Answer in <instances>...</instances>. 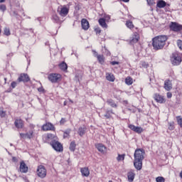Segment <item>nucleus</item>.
<instances>
[{
  "label": "nucleus",
  "mask_w": 182,
  "mask_h": 182,
  "mask_svg": "<svg viewBox=\"0 0 182 182\" xmlns=\"http://www.w3.org/2000/svg\"><path fill=\"white\" fill-rule=\"evenodd\" d=\"M146 151L143 149H136L134 154V166L138 171H140L143 168V160H144V156Z\"/></svg>",
  "instance_id": "nucleus-1"
},
{
  "label": "nucleus",
  "mask_w": 182,
  "mask_h": 182,
  "mask_svg": "<svg viewBox=\"0 0 182 182\" xmlns=\"http://www.w3.org/2000/svg\"><path fill=\"white\" fill-rule=\"evenodd\" d=\"M168 38L167 36H157L152 38V46L154 50H160L166 46V42H167Z\"/></svg>",
  "instance_id": "nucleus-2"
},
{
  "label": "nucleus",
  "mask_w": 182,
  "mask_h": 182,
  "mask_svg": "<svg viewBox=\"0 0 182 182\" xmlns=\"http://www.w3.org/2000/svg\"><path fill=\"white\" fill-rule=\"evenodd\" d=\"M171 61L173 66H178L182 62V54L178 52L172 53Z\"/></svg>",
  "instance_id": "nucleus-3"
},
{
  "label": "nucleus",
  "mask_w": 182,
  "mask_h": 182,
  "mask_svg": "<svg viewBox=\"0 0 182 182\" xmlns=\"http://www.w3.org/2000/svg\"><path fill=\"white\" fill-rule=\"evenodd\" d=\"M48 79L51 83H59V82H62V75L52 73L48 75Z\"/></svg>",
  "instance_id": "nucleus-4"
},
{
  "label": "nucleus",
  "mask_w": 182,
  "mask_h": 182,
  "mask_svg": "<svg viewBox=\"0 0 182 182\" xmlns=\"http://www.w3.org/2000/svg\"><path fill=\"white\" fill-rule=\"evenodd\" d=\"M50 144L55 151H58V153H62V151H63V145H62L59 141L53 139L50 141Z\"/></svg>",
  "instance_id": "nucleus-5"
},
{
  "label": "nucleus",
  "mask_w": 182,
  "mask_h": 182,
  "mask_svg": "<svg viewBox=\"0 0 182 182\" xmlns=\"http://www.w3.org/2000/svg\"><path fill=\"white\" fill-rule=\"evenodd\" d=\"M36 174L38 177H40V178H45V177H46V174H48L46 168L43 165H39L37 167Z\"/></svg>",
  "instance_id": "nucleus-6"
},
{
  "label": "nucleus",
  "mask_w": 182,
  "mask_h": 182,
  "mask_svg": "<svg viewBox=\"0 0 182 182\" xmlns=\"http://www.w3.org/2000/svg\"><path fill=\"white\" fill-rule=\"evenodd\" d=\"M18 83H28V82H31V77L27 73H21L17 79Z\"/></svg>",
  "instance_id": "nucleus-7"
},
{
  "label": "nucleus",
  "mask_w": 182,
  "mask_h": 182,
  "mask_svg": "<svg viewBox=\"0 0 182 182\" xmlns=\"http://www.w3.org/2000/svg\"><path fill=\"white\" fill-rule=\"evenodd\" d=\"M41 130H43V132H55V130H56V128L55 127V125H53V124L50 122H47L41 127Z\"/></svg>",
  "instance_id": "nucleus-8"
},
{
  "label": "nucleus",
  "mask_w": 182,
  "mask_h": 182,
  "mask_svg": "<svg viewBox=\"0 0 182 182\" xmlns=\"http://www.w3.org/2000/svg\"><path fill=\"white\" fill-rule=\"evenodd\" d=\"M169 28L171 31H173V32H180V31H182V25L176 22H171Z\"/></svg>",
  "instance_id": "nucleus-9"
},
{
  "label": "nucleus",
  "mask_w": 182,
  "mask_h": 182,
  "mask_svg": "<svg viewBox=\"0 0 182 182\" xmlns=\"http://www.w3.org/2000/svg\"><path fill=\"white\" fill-rule=\"evenodd\" d=\"M139 41L140 33H139V31L134 32L130 39V43H137Z\"/></svg>",
  "instance_id": "nucleus-10"
},
{
  "label": "nucleus",
  "mask_w": 182,
  "mask_h": 182,
  "mask_svg": "<svg viewBox=\"0 0 182 182\" xmlns=\"http://www.w3.org/2000/svg\"><path fill=\"white\" fill-rule=\"evenodd\" d=\"M129 129H130V130H132V132H134L135 133H137L138 134H141V133H143V132L144 131L141 127H136L134 124H129L128 126Z\"/></svg>",
  "instance_id": "nucleus-11"
},
{
  "label": "nucleus",
  "mask_w": 182,
  "mask_h": 182,
  "mask_svg": "<svg viewBox=\"0 0 182 182\" xmlns=\"http://www.w3.org/2000/svg\"><path fill=\"white\" fill-rule=\"evenodd\" d=\"M154 99L155 101H156V103L163 104L166 102V99L164 98V96L161 95L159 93L154 94Z\"/></svg>",
  "instance_id": "nucleus-12"
},
{
  "label": "nucleus",
  "mask_w": 182,
  "mask_h": 182,
  "mask_svg": "<svg viewBox=\"0 0 182 182\" xmlns=\"http://www.w3.org/2000/svg\"><path fill=\"white\" fill-rule=\"evenodd\" d=\"M14 126L16 127V129H23V127L25 126V124L23 122V120L21 118H16L14 121Z\"/></svg>",
  "instance_id": "nucleus-13"
},
{
  "label": "nucleus",
  "mask_w": 182,
  "mask_h": 182,
  "mask_svg": "<svg viewBox=\"0 0 182 182\" xmlns=\"http://www.w3.org/2000/svg\"><path fill=\"white\" fill-rule=\"evenodd\" d=\"M95 147L100 151V153H102V154H105L106 151H107V147L105 146V144L99 143L95 144Z\"/></svg>",
  "instance_id": "nucleus-14"
},
{
  "label": "nucleus",
  "mask_w": 182,
  "mask_h": 182,
  "mask_svg": "<svg viewBox=\"0 0 182 182\" xmlns=\"http://www.w3.org/2000/svg\"><path fill=\"white\" fill-rule=\"evenodd\" d=\"M33 137V130H31L28 132L23 134L20 133V138L21 139H28L31 140Z\"/></svg>",
  "instance_id": "nucleus-15"
},
{
  "label": "nucleus",
  "mask_w": 182,
  "mask_h": 182,
  "mask_svg": "<svg viewBox=\"0 0 182 182\" xmlns=\"http://www.w3.org/2000/svg\"><path fill=\"white\" fill-rule=\"evenodd\" d=\"M57 11L58 12L59 15L65 18V16H67L68 14H69V9H68L66 6H63L60 11L58 9Z\"/></svg>",
  "instance_id": "nucleus-16"
},
{
  "label": "nucleus",
  "mask_w": 182,
  "mask_h": 182,
  "mask_svg": "<svg viewBox=\"0 0 182 182\" xmlns=\"http://www.w3.org/2000/svg\"><path fill=\"white\" fill-rule=\"evenodd\" d=\"M164 87L165 90H167V92H170L171 89H173V83L171 82V80H166L164 81Z\"/></svg>",
  "instance_id": "nucleus-17"
},
{
  "label": "nucleus",
  "mask_w": 182,
  "mask_h": 182,
  "mask_svg": "<svg viewBox=\"0 0 182 182\" xmlns=\"http://www.w3.org/2000/svg\"><path fill=\"white\" fill-rule=\"evenodd\" d=\"M81 26L84 31H87L89 28H90V24L89 23V21H87V19L82 18L81 20Z\"/></svg>",
  "instance_id": "nucleus-18"
},
{
  "label": "nucleus",
  "mask_w": 182,
  "mask_h": 182,
  "mask_svg": "<svg viewBox=\"0 0 182 182\" xmlns=\"http://www.w3.org/2000/svg\"><path fill=\"white\" fill-rule=\"evenodd\" d=\"M21 173H28L29 171V168L26 166V164L23 161L20 163L19 167Z\"/></svg>",
  "instance_id": "nucleus-19"
},
{
  "label": "nucleus",
  "mask_w": 182,
  "mask_h": 182,
  "mask_svg": "<svg viewBox=\"0 0 182 182\" xmlns=\"http://www.w3.org/2000/svg\"><path fill=\"white\" fill-rule=\"evenodd\" d=\"M80 173L82 177H89V176H90V170H89L88 167L81 168Z\"/></svg>",
  "instance_id": "nucleus-20"
},
{
  "label": "nucleus",
  "mask_w": 182,
  "mask_h": 182,
  "mask_svg": "<svg viewBox=\"0 0 182 182\" xmlns=\"http://www.w3.org/2000/svg\"><path fill=\"white\" fill-rule=\"evenodd\" d=\"M56 136L53 135V134L48 133L44 136L43 139L46 143H49L50 140H55Z\"/></svg>",
  "instance_id": "nucleus-21"
},
{
  "label": "nucleus",
  "mask_w": 182,
  "mask_h": 182,
  "mask_svg": "<svg viewBox=\"0 0 182 182\" xmlns=\"http://www.w3.org/2000/svg\"><path fill=\"white\" fill-rule=\"evenodd\" d=\"M170 6V4H167V3L164 0H159L156 3L157 8H160L161 9L163 8H166V6Z\"/></svg>",
  "instance_id": "nucleus-22"
},
{
  "label": "nucleus",
  "mask_w": 182,
  "mask_h": 182,
  "mask_svg": "<svg viewBox=\"0 0 182 182\" xmlns=\"http://www.w3.org/2000/svg\"><path fill=\"white\" fill-rule=\"evenodd\" d=\"M86 130H87L86 126L80 127L78 128L77 134H79V136H80V137H83V136H85V134H86Z\"/></svg>",
  "instance_id": "nucleus-23"
},
{
  "label": "nucleus",
  "mask_w": 182,
  "mask_h": 182,
  "mask_svg": "<svg viewBox=\"0 0 182 182\" xmlns=\"http://www.w3.org/2000/svg\"><path fill=\"white\" fill-rule=\"evenodd\" d=\"M128 181L133 182L134 181V177H136V173L134 170H132L127 173Z\"/></svg>",
  "instance_id": "nucleus-24"
},
{
  "label": "nucleus",
  "mask_w": 182,
  "mask_h": 182,
  "mask_svg": "<svg viewBox=\"0 0 182 182\" xmlns=\"http://www.w3.org/2000/svg\"><path fill=\"white\" fill-rule=\"evenodd\" d=\"M58 68L63 72H68V64H66V63H65V61H63L61 63H60L58 65Z\"/></svg>",
  "instance_id": "nucleus-25"
},
{
  "label": "nucleus",
  "mask_w": 182,
  "mask_h": 182,
  "mask_svg": "<svg viewBox=\"0 0 182 182\" xmlns=\"http://www.w3.org/2000/svg\"><path fill=\"white\" fill-rule=\"evenodd\" d=\"M106 79L108 80V82H114L116 80V77H114V75L110 73H106Z\"/></svg>",
  "instance_id": "nucleus-26"
},
{
  "label": "nucleus",
  "mask_w": 182,
  "mask_h": 182,
  "mask_svg": "<svg viewBox=\"0 0 182 182\" xmlns=\"http://www.w3.org/2000/svg\"><path fill=\"white\" fill-rule=\"evenodd\" d=\"M98 23H99V25H100V26H102V28H105V29H107V23H106V19L105 18H100L98 20Z\"/></svg>",
  "instance_id": "nucleus-27"
},
{
  "label": "nucleus",
  "mask_w": 182,
  "mask_h": 182,
  "mask_svg": "<svg viewBox=\"0 0 182 182\" xmlns=\"http://www.w3.org/2000/svg\"><path fill=\"white\" fill-rule=\"evenodd\" d=\"M127 28H128V29H134V24H133V21H130V20H127L126 21L125 23Z\"/></svg>",
  "instance_id": "nucleus-28"
},
{
  "label": "nucleus",
  "mask_w": 182,
  "mask_h": 182,
  "mask_svg": "<svg viewBox=\"0 0 182 182\" xmlns=\"http://www.w3.org/2000/svg\"><path fill=\"white\" fill-rule=\"evenodd\" d=\"M125 83L127 86H132L133 85V78L130 76H128L125 78Z\"/></svg>",
  "instance_id": "nucleus-29"
},
{
  "label": "nucleus",
  "mask_w": 182,
  "mask_h": 182,
  "mask_svg": "<svg viewBox=\"0 0 182 182\" xmlns=\"http://www.w3.org/2000/svg\"><path fill=\"white\" fill-rule=\"evenodd\" d=\"M107 103L111 106V107H117V105L114 102L112 99H109L107 100Z\"/></svg>",
  "instance_id": "nucleus-30"
},
{
  "label": "nucleus",
  "mask_w": 182,
  "mask_h": 182,
  "mask_svg": "<svg viewBox=\"0 0 182 182\" xmlns=\"http://www.w3.org/2000/svg\"><path fill=\"white\" fill-rule=\"evenodd\" d=\"M97 59L100 65H103V63H105V55H97Z\"/></svg>",
  "instance_id": "nucleus-31"
},
{
  "label": "nucleus",
  "mask_w": 182,
  "mask_h": 182,
  "mask_svg": "<svg viewBox=\"0 0 182 182\" xmlns=\"http://www.w3.org/2000/svg\"><path fill=\"white\" fill-rule=\"evenodd\" d=\"M126 157V154H118V156L117 157V161H124V159Z\"/></svg>",
  "instance_id": "nucleus-32"
},
{
  "label": "nucleus",
  "mask_w": 182,
  "mask_h": 182,
  "mask_svg": "<svg viewBox=\"0 0 182 182\" xmlns=\"http://www.w3.org/2000/svg\"><path fill=\"white\" fill-rule=\"evenodd\" d=\"M69 149L70 151H75V150H76V141H71Z\"/></svg>",
  "instance_id": "nucleus-33"
},
{
  "label": "nucleus",
  "mask_w": 182,
  "mask_h": 182,
  "mask_svg": "<svg viewBox=\"0 0 182 182\" xmlns=\"http://www.w3.org/2000/svg\"><path fill=\"white\" fill-rule=\"evenodd\" d=\"M140 65H141L140 68H144V69H147V68H149V63L146 61H141Z\"/></svg>",
  "instance_id": "nucleus-34"
},
{
  "label": "nucleus",
  "mask_w": 182,
  "mask_h": 182,
  "mask_svg": "<svg viewBox=\"0 0 182 182\" xmlns=\"http://www.w3.org/2000/svg\"><path fill=\"white\" fill-rule=\"evenodd\" d=\"M4 35L6 36H9L11 35V29L8 27H5L4 29Z\"/></svg>",
  "instance_id": "nucleus-35"
},
{
  "label": "nucleus",
  "mask_w": 182,
  "mask_h": 182,
  "mask_svg": "<svg viewBox=\"0 0 182 182\" xmlns=\"http://www.w3.org/2000/svg\"><path fill=\"white\" fill-rule=\"evenodd\" d=\"M176 122H177L178 126H180V127H182V117H181V116H177L176 117Z\"/></svg>",
  "instance_id": "nucleus-36"
},
{
  "label": "nucleus",
  "mask_w": 182,
  "mask_h": 182,
  "mask_svg": "<svg viewBox=\"0 0 182 182\" xmlns=\"http://www.w3.org/2000/svg\"><path fill=\"white\" fill-rule=\"evenodd\" d=\"M156 182H166V178L163 176H158L156 178Z\"/></svg>",
  "instance_id": "nucleus-37"
},
{
  "label": "nucleus",
  "mask_w": 182,
  "mask_h": 182,
  "mask_svg": "<svg viewBox=\"0 0 182 182\" xmlns=\"http://www.w3.org/2000/svg\"><path fill=\"white\" fill-rule=\"evenodd\" d=\"M176 43H177L178 48L181 50H182V41H181V40H178V41H176Z\"/></svg>",
  "instance_id": "nucleus-38"
},
{
  "label": "nucleus",
  "mask_w": 182,
  "mask_h": 182,
  "mask_svg": "<svg viewBox=\"0 0 182 182\" xmlns=\"http://www.w3.org/2000/svg\"><path fill=\"white\" fill-rule=\"evenodd\" d=\"M16 86H18V81H13L11 83V87H12V89H15V87H16Z\"/></svg>",
  "instance_id": "nucleus-39"
},
{
  "label": "nucleus",
  "mask_w": 182,
  "mask_h": 182,
  "mask_svg": "<svg viewBox=\"0 0 182 182\" xmlns=\"http://www.w3.org/2000/svg\"><path fill=\"white\" fill-rule=\"evenodd\" d=\"M5 116H6V111H3L0 109V117L4 118Z\"/></svg>",
  "instance_id": "nucleus-40"
},
{
  "label": "nucleus",
  "mask_w": 182,
  "mask_h": 182,
  "mask_svg": "<svg viewBox=\"0 0 182 182\" xmlns=\"http://www.w3.org/2000/svg\"><path fill=\"white\" fill-rule=\"evenodd\" d=\"M148 5H149V6H153V5H154L156 4V2L154 1V0H146Z\"/></svg>",
  "instance_id": "nucleus-41"
},
{
  "label": "nucleus",
  "mask_w": 182,
  "mask_h": 182,
  "mask_svg": "<svg viewBox=\"0 0 182 182\" xmlns=\"http://www.w3.org/2000/svg\"><path fill=\"white\" fill-rule=\"evenodd\" d=\"M0 11H2V12H5V11H6V5L1 4L0 5Z\"/></svg>",
  "instance_id": "nucleus-42"
},
{
  "label": "nucleus",
  "mask_w": 182,
  "mask_h": 182,
  "mask_svg": "<svg viewBox=\"0 0 182 182\" xmlns=\"http://www.w3.org/2000/svg\"><path fill=\"white\" fill-rule=\"evenodd\" d=\"M95 32L96 35H100V33H102V29H100V28L97 27V28H95Z\"/></svg>",
  "instance_id": "nucleus-43"
},
{
  "label": "nucleus",
  "mask_w": 182,
  "mask_h": 182,
  "mask_svg": "<svg viewBox=\"0 0 182 182\" xmlns=\"http://www.w3.org/2000/svg\"><path fill=\"white\" fill-rule=\"evenodd\" d=\"M174 122L169 123L168 129L169 130H174Z\"/></svg>",
  "instance_id": "nucleus-44"
},
{
  "label": "nucleus",
  "mask_w": 182,
  "mask_h": 182,
  "mask_svg": "<svg viewBox=\"0 0 182 182\" xmlns=\"http://www.w3.org/2000/svg\"><path fill=\"white\" fill-rule=\"evenodd\" d=\"M53 19L55 22H59V16H58V15H56V14L53 16Z\"/></svg>",
  "instance_id": "nucleus-45"
},
{
  "label": "nucleus",
  "mask_w": 182,
  "mask_h": 182,
  "mask_svg": "<svg viewBox=\"0 0 182 182\" xmlns=\"http://www.w3.org/2000/svg\"><path fill=\"white\" fill-rule=\"evenodd\" d=\"M66 123V118H61L60 121V124L63 125Z\"/></svg>",
  "instance_id": "nucleus-46"
},
{
  "label": "nucleus",
  "mask_w": 182,
  "mask_h": 182,
  "mask_svg": "<svg viewBox=\"0 0 182 182\" xmlns=\"http://www.w3.org/2000/svg\"><path fill=\"white\" fill-rule=\"evenodd\" d=\"M69 134H70V129L67 130L64 132V136L65 137H68L69 136Z\"/></svg>",
  "instance_id": "nucleus-47"
},
{
  "label": "nucleus",
  "mask_w": 182,
  "mask_h": 182,
  "mask_svg": "<svg viewBox=\"0 0 182 182\" xmlns=\"http://www.w3.org/2000/svg\"><path fill=\"white\" fill-rule=\"evenodd\" d=\"M105 117H106V119H110V117H112L110 113H109V111L105 114Z\"/></svg>",
  "instance_id": "nucleus-48"
},
{
  "label": "nucleus",
  "mask_w": 182,
  "mask_h": 182,
  "mask_svg": "<svg viewBox=\"0 0 182 182\" xmlns=\"http://www.w3.org/2000/svg\"><path fill=\"white\" fill-rule=\"evenodd\" d=\"M166 96L168 97V99H171V97H173V94L170 92H167Z\"/></svg>",
  "instance_id": "nucleus-49"
},
{
  "label": "nucleus",
  "mask_w": 182,
  "mask_h": 182,
  "mask_svg": "<svg viewBox=\"0 0 182 182\" xmlns=\"http://www.w3.org/2000/svg\"><path fill=\"white\" fill-rule=\"evenodd\" d=\"M92 53H93V55L95 56V58H97V56H99V54L95 50H92Z\"/></svg>",
  "instance_id": "nucleus-50"
},
{
  "label": "nucleus",
  "mask_w": 182,
  "mask_h": 182,
  "mask_svg": "<svg viewBox=\"0 0 182 182\" xmlns=\"http://www.w3.org/2000/svg\"><path fill=\"white\" fill-rule=\"evenodd\" d=\"M110 63L112 66H114V65H119V62L117 61H112Z\"/></svg>",
  "instance_id": "nucleus-51"
},
{
  "label": "nucleus",
  "mask_w": 182,
  "mask_h": 182,
  "mask_svg": "<svg viewBox=\"0 0 182 182\" xmlns=\"http://www.w3.org/2000/svg\"><path fill=\"white\" fill-rule=\"evenodd\" d=\"M12 161L14 163H16L18 161V158L15 157V156H13L12 157Z\"/></svg>",
  "instance_id": "nucleus-52"
},
{
  "label": "nucleus",
  "mask_w": 182,
  "mask_h": 182,
  "mask_svg": "<svg viewBox=\"0 0 182 182\" xmlns=\"http://www.w3.org/2000/svg\"><path fill=\"white\" fill-rule=\"evenodd\" d=\"M38 91L43 92H45V89H43V87H41L38 88Z\"/></svg>",
  "instance_id": "nucleus-53"
},
{
  "label": "nucleus",
  "mask_w": 182,
  "mask_h": 182,
  "mask_svg": "<svg viewBox=\"0 0 182 182\" xmlns=\"http://www.w3.org/2000/svg\"><path fill=\"white\" fill-rule=\"evenodd\" d=\"M5 1H6V0H0V4H4V2H5Z\"/></svg>",
  "instance_id": "nucleus-54"
},
{
  "label": "nucleus",
  "mask_w": 182,
  "mask_h": 182,
  "mask_svg": "<svg viewBox=\"0 0 182 182\" xmlns=\"http://www.w3.org/2000/svg\"><path fill=\"white\" fill-rule=\"evenodd\" d=\"M120 1H122V2H129V1L130 0H120Z\"/></svg>",
  "instance_id": "nucleus-55"
},
{
  "label": "nucleus",
  "mask_w": 182,
  "mask_h": 182,
  "mask_svg": "<svg viewBox=\"0 0 182 182\" xmlns=\"http://www.w3.org/2000/svg\"><path fill=\"white\" fill-rule=\"evenodd\" d=\"M66 105H68V102H67L66 101H65V102H63V105H64V106H66Z\"/></svg>",
  "instance_id": "nucleus-56"
},
{
  "label": "nucleus",
  "mask_w": 182,
  "mask_h": 182,
  "mask_svg": "<svg viewBox=\"0 0 182 182\" xmlns=\"http://www.w3.org/2000/svg\"><path fill=\"white\" fill-rule=\"evenodd\" d=\"M69 102H70V103H73V100H72L71 99H68Z\"/></svg>",
  "instance_id": "nucleus-57"
},
{
  "label": "nucleus",
  "mask_w": 182,
  "mask_h": 182,
  "mask_svg": "<svg viewBox=\"0 0 182 182\" xmlns=\"http://www.w3.org/2000/svg\"><path fill=\"white\" fill-rule=\"evenodd\" d=\"M135 29H136V31H137V29H139V28L136 27Z\"/></svg>",
  "instance_id": "nucleus-58"
},
{
  "label": "nucleus",
  "mask_w": 182,
  "mask_h": 182,
  "mask_svg": "<svg viewBox=\"0 0 182 182\" xmlns=\"http://www.w3.org/2000/svg\"><path fill=\"white\" fill-rule=\"evenodd\" d=\"M108 18L110 19V16H109Z\"/></svg>",
  "instance_id": "nucleus-59"
},
{
  "label": "nucleus",
  "mask_w": 182,
  "mask_h": 182,
  "mask_svg": "<svg viewBox=\"0 0 182 182\" xmlns=\"http://www.w3.org/2000/svg\"><path fill=\"white\" fill-rule=\"evenodd\" d=\"M4 80L6 81V78H5Z\"/></svg>",
  "instance_id": "nucleus-60"
},
{
  "label": "nucleus",
  "mask_w": 182,
  "mask_h": 182,
  "mask_svg": "<svg viewBox=\"0 0 182 182\" xmlns=\"http://www.w3.org/2000/svg\"><path fill=\"white\" fill-rule=\"evenodd\" d=\"M109 182H112V181H109Z\"/></svg>",
  "instance_id": "nucleus-61"
}]
</instances>
